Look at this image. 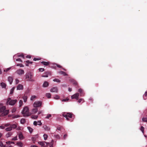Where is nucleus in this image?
I'll return each mask as SVG.
<instances>
[{"instance_id": "1", "label": "nucleus", "mask_w": 147, "mask_h": 147, "mask_svg": "<svg viewBox=\"0 0 147 147\" xmlns=\"http://www.w3.org/2000/svg\"><path fill=\"white\" fill-rule=\"evenodd\" d=\"M5 109L6 107L3 106L2 104L0 103V113H2L1 115L2 116H5L9 113V110H5Z\"/></svg>"}, {"instance_id": "2", "label": "nucleus", "mask_w": 147, "mask_h": 147, "mask_svg": "<svg viewBox=\"0 0 147 147\" xmlns=\"http://www.w3.org/2000/svg\"><path fill=\"white\" fill-rule=\"evenodd\" d=\"M22 114L24 117H28L30 115V114L28 111V108L27 107L24 108L22 112Z\"/></svg>"}, {"instance_id": "3", "label": "nucleus", "mask_w": 147, "mask_h": 147, "mask_svg": "<svg viewBox=\"0 0 147 147\" xmlns=\"http://www.w3.org/2000/svg\"><path fill=\"white\" fill-rule=\"evenodd\" d=\"M73 114L71 113L64 112L62 113V116L66 118L67 120H69V119L68 117L71 118Z\"/></svg>"}, {"instance_id": "4", "label": "nucleus", "mask_w": 147, "mask_h": 147, "mask_svg": "<svg viewBox=\"0 0 147 147\" xmlns=\"http://www.w3.org/2000/svg\"><path fill=\"white\" fill-rule=\"evenodd\" d=\"M32 74L30 72L27 73L25 75L26 78H28V80L30 81H32Z\"/></svg>"}, {"instance_id": "5", "label": "nucleus", "mask_w": 147, "mask_h": 147, "mask_svg": "<svg viewBox=\"0 0 147 147\" xmlns=\"http://www.w3.org/2000/svg\"><path fill=\"white\" fill-rule=\"evenodd\" d=\"M11 98H9L7 99V102H9V104L10 105H13L15 104L17 101L16 99L11 100Z\"/></svg>"}, {"instance_id": "6", "label": "nucleus", "mask_w": 147, "mask_h": 147, "mask_svg": "<svg viewBox=\"0 0 147 147\" xmlns=\"http://www.w3.org/2000/svg\"><path fill=\"white\" fill-rule=\"evenodd\" d=\"M69 81L72 83V84L76 88H78L79 86L77 82L73 79H70Z\"/></svg>"}, {"instance_id": "7", "label": "nucleus", "mask_w": 147, "mask_h": 147, "mask_svg": "<svg viewBox=\"0 0 147 147\" xmlns=\"http://www.w3.org/2000/svg\"><path fill=\"white\" fill-rule=\"evenodd\" d=\"M42 102L41 101H38L35 102L33 104L34 107H37L41 106Z\"/></svg>"}, {"instance_id": "8", "label": "nucleus", "mask_w": 147, "mask_h": 147, "mask_svg": "<svg viewBox=\"0 0 147 147\" xmlns=\"http://www.w3.org/2000/svg\"><path fill=\"white\" fill-rule=\"evenodd\" d=\"M79 94L78 93H76L71 96L72 99H75L76 100H78L79 99Z\"/></svg>"}, {"instance_id": "9", "label": "nucleus", "mask_w": 147, "mask_h": 147, "mask_svg": "<svg viewBox=\"0 0 147 147\" xmlns=\"http://www.w3.org/2000/svg\"><path fill=\"white\" fill-rule=\"evenodd\" d=\"M38 143L43 147H47V143L45 142H39Z\"/></svg>"}, {"instance_id": "10", "label": "nucleus", "mask_w": 147, "mask_h": 147, "mask_svg": "<svg viewBox=\"0 0 147 147\" xmlns=\"http://www.w3.org/2000/svg\"><path fill=\"white\" fill-rule=\"evenodd\" d=\"M16 73L19 75H22L24 74V71L23 69H20L16 71Z\"/></svg>"}, {"instance_id": "11", "label": "nucleus", "mask_w": 147, "mask_h": 147, "mask_svg": "<svg viewBox=\"0 0 147 147\" xmlns=\"http://www.w3.org/2000/svg\"><path fill=\"white\" fill-rule=\"evenodd\" d=\"M49 75H51L50 72L47 71L44 73L42 76L44 77H47Z\"/></svg>"}, {"instance_id": "12", "label": "nucleus", "mask_w": 147, "mask_h": 147, "mask_svg": "<svg viewBox=\"0 0 147 147\" xmlns=\"http://www.w3.org/2000/svg\"><path fill=\"white\" fill-rule=\"evenodd\" d=\"M58 91L57 88L56 87H54L50 90V92H57Z\"/></svg>"}, {"instance_id": "13", "label": "nucleus", "mask_w": 147, "mask_h": 147, "mask_svg": "<svg viewBox=\"0 0 147 147\" xmlns=\"http://www.w3.org/2000/svg\"><path fill=\"white\" fill-rule=\"evenodd\" d=\"M78 92L80 93V95L81 96H84V92L83 90L80 88L78 90Z\"/></svg>"}, {"instance_id": "14", "label": "nucleus", "mask_w": 147, "mask_h": 147, "mask_svg": "<svg viewBox=\"0 0 147 147\" xmlns=\"http://www.w3.org/2000/svg\"><path fill=\"white\" fill-rule=\"evenodd\" d=\"M23 89V86L21 84H19L17 87V90H22Z\"/></svg>"}, {"instance_id": "15", "label": "nucleus", "mask_w": 147, "mask_h": 147, "mask_svg": "<svg viewBox=\"0 0 147 147\" xmlns=\"http://www.w3.org/2000/svg\"><path fill=\"white\" fill-rule=\"evenodd\" d=\"M49 85V83L47 81H45L42 85V86L43 87H47Z\"/></svg>"}, {"instance_id": "16", "label": "nucleus", "mask_w": 147, "mask_h": 147, "mask_svg": "<svg viewBox=\"0 0 147 147\" xmlns=\"http://www.w3.org/2000/svg\"><path fill=\"white\" fill-rule=\"evenodd\" d=\"M18 137L19 139L20 140H22L24 138V137L21 132H20L19 134Z\"/></svg>"}, {"instance_id": "17", "label": "nucleus", "mask_w": 147, "mask_h": 147, "mask_svg": "<svg viewBox=\"0 0 147 147\" xmlns=\"http://www.w3.org/2000/svg\"><path fill=\"white\" fill-rule=\"evenodd\" d=\"M8 81L10 83V84H11L13 81V78L11 77H9L8 78Z\"/></svg>"}, {"instance_id": "18", "label": "nucleus", "mask_w": 147, "mask_h": 147, "mask_svg": "<svg viewBox=\"0 0 147 147\" xmlns=\"http://www.w3.org/2000/svg\"><path fill=\"white\" fill-rule=\"evenodd\" d=\"M27 98V96L26 95H24V96L22 97V98L23 99L24 102H26Z\"/></svg>"}, {"instance_id": "19", "label": "nucleus", "mask_w": 147, "mask_h": 147, "mask_svg": "<svg viewBox=\"0 0 147 147\" xmlns=\"http://www.w3.org/2000/svg\"><path fill=\"white\" fill-rule=\"evenodd\" d=\"M10 126L11 127L12 130L13 129H15L17 127V125L16 124H15L10 125Z\"/></svg>"}, {"instance_id": "20", "label": "nucleus", "mask_w": 147, "mask_h": 147, "mask_svg": "<svg viewBox=\"0 0 147 147\" xmlns=\"http://www.w3.org/2000/svg\"><path fill=\"white\" fill-rule=\"evenodd\" d=\"M25 62L26 63H25V64H26V66H29V64H31L32 63V62L28 60L26 61H25Z\"/></svg>"}, {"instance_id": "21", "label": "nucleus", "mask_w": 147, "mask_h": 147, "mask_svg": "<svg viewBox=\"0 0 147 147\" xmlns=\"http://www.w3.org/2000/svg\"><path fill=\"white\" fill-rule=\"evenodd\" d=\"M12 134V133L11 132H9L6 135V136L7 138L11 136Z\"/></svg>"}, {"instance_id": "22", "label": "nucleus", "mask_w": 147, "mask_h": 147, "mask_svg": "<svg viewBox=\"0 0 147 147\" xmlns=\"http://www.w3.org/2000/svg\"><path fill=\"white\" fill-rule=\"evenodd\" d=\"M1 86L2 87V88H5L6 87V84L3 82L1 83Z\"/></svg>"}, {"instance_id": "23", "label": "nucleus", "mask_w": 147, "mask_h": 147, "mask_svg": "<svg viewBox=\"0 0 147 147\" xmlns=\"http://www.w3.org/2000/svg\"><path fill=\"white\" fill-rule=\"evenodd\" d=\"M41 63L43 64V65L46 66H47L49 65V63L48 62H46L45 61H42L41 62Z\"/></svg>"}, {"instance_id": "24", "label": "nucleus", "mask_w": 147, "mask_h": 147, "mask_svg": "<svg viewBox=\"0 0 147 147\" xmlns=\"http://www.w3.org/2000/svg\"><path fill=\"white\" fill-rule=\"evenodd\" d=\"M53 140H52V142L50 143H49V142H47V145H49L50 146V147H53Z\"/></svg>"}, {"instance_id": "25", "label": "nucleus", "mask_w": 147, "mask_h": 147, "mask_svg": "<svg viewBox=\"0 0 147 147\" xmlns=\"http://www.w3.org/2000/svg\"><path fill=\"white\" fill-rule=\"evenodd\" d=\"M43 127L44 128V129L46 131H49L50 129L49 127L46 125L44 126Z\"/></svg>"}, {"instance_id": "26", "label": "nucleus", "mask_w": 147, "mask_h": 147, "mask_svg": "<svg viewBox=\"0 0 147 147\" xmlns=\"http://www.w3.org/2000/svg\"><path fill=\"white\" fill-rule=\"evenodd\" d=\"M59 73L63 75L64 76H67V74L63 71H60L59 72Z\"/></svg>"}, {"instance_id": "27", "label": "nucleus", "mask_w": 147, "mask_h": 147, "mask_svg": "<svg viewBox=\"0 0 147 147\" xmlns=\"http://www.w3.org/2000/svg\"><path fill=\"white\" fill-rule=\"evenodd\" d=\"M146 117H143L142 118V120L143 122H147V115Z\"/></svg>"}, {"instance_id": "28", "label": "nucleus", "mask_w": 147, "mask_h": 147, "mask_svg": "<svg viewBox=\"0 0 147 147\" xmlns=\"http://www.w3.org/2000/svg\"><path fill=\"white\" fill-rule=\"evenodd\" d=\"M38 111V109L37 108H35L32 109V113L34 114L36 113Z\"/></svg>"}, {"instance_id": "29", "label": "nucleus", "mask_w": 147, "mask_h": 147, "mask_svg": "<svg viewBox=\"0 0 147 147\" xmlns=\"http://www.w3.org/2000/svg\"><path fill=\"white\" fill-rule=\"evenodd\" d=\"M17 144L19 146L22 147L23 146V144L21 142H18L17 143Z\"/></svg>"}, {"instance_id": "30", "label": "nucleus", "mask_w": 147, "mask_h": 147, "mask_svg": "<svg viewBox=\"0 0 147 147\" xmlns=\"http://www.w3.org/2000/svg\"><path fill=\"white\" fill-rule=\"evenodd\" d=\"M26 122L25 119H22L20 120V123L21 124H24Z\"/></svg>"}, {"instance_id": "31", "label": "nucleus", "mask_w": 147, "mask_h": 147, "mask_svg": "<svg viewBox=\"0 0 147 147\" xmlns=\"http://www.w3.org/2000/svg\"><path fill=\"white\" fill-rule=\"evenodd\" d=\"M38 115H32L31 117L32 119H37L38 117Z\"/></svg>"}, {"instance_id": "32", "label": "nucleus", "mask_w": 147, "mask_h": 147, "mask_svg": "<svg viewBox=\"0 0 147 147\" xmlns=\"http://www.w3.org/2000/svg\"><path fill=\"white\" fill-rule=\"evenodd\" d=\"M53 81L58 83H60L61 82V80H60L56 78L54 79L53 80Z\"/></svg>"}, {"instance_id": "33", "label": "nucleus", "mask_w": 147, "mask_h": 147, "mask_svg": "<svg viewBox=\"0 0 147 147\" xmlns=\"http://www.w3.org/2000/svg\"><path fill=\"white\" fill-rule=\"evenodd\" d=\"M5 130L7 131H9L12 130L11 127L10 126L9 127L6 128L5 129Z\"/></svg>"}, {"instance_id": "34", "label": "nucleus", "mask_w": 147, "mask_h": 147, "mask_svg": "<svg viewBox=\"0 0 147 147\" xmlns=\"http://www.w3.org/2000/svg\"><path fill=\"white\" fill-rule=\"evenodd\" d=\"M36 97V96L35 95H33L31 96L30 98V100H33Z\"/></svg>"}, {"instance_id": "35", "label": "nucleus", "mask_w": 147, "mask_h": 147, "mask_svg": "<svg viewBox=\"0 0 147 147\" xmlns=\"http://www.w3.org/2000/svg\"><path fill=\"white\" fill-rule=\"evenodd\" d=\"M27 128L30 132L31 133H32L33 131V129L29 127H28Z\"/></svg>"}, {"instance_id": "36", "label": "nucleus", "mask_w": 147, "mask_h": 147, "mask_svg": "<svg viewBox=\"0 0 147 147\" xmlns=\"http://www.w3.org/2000/svg\"><path fill=\"white\" fill-rule=\"evenodd\" d=\"M46 96L48 98H50L51 96V94L50 93H47L46 94Z\"/></svg>"}, {"instance_id": "37", "label": "nucleus", "mask_w": 147, "mask_h": 147, "mask_svg": "<svg viewBox=\"0 0 147 147\" xmlns=\"http://www.w3.org/2000/svg\"><path fill=\"white\" fill-rule=\"evenodd\" d=\"M48 136L47 134H45L43 135L44 140H46L47 139Z\"/></svg>"}, {"instance_id": "38", "label": "nucleus", "mask_w": 147, "mask_h": 147, "mask_svg": "<svg viewBox=\"0 0 147 147\" xmlns=\"http://www.w3.org/2000/svg\"><path fill=\"white\" fill-rule=\"evenodd\" d=\"M37 136H36L35 137H32V140L34 142L35 141H36V140Z\"/></svg>"}, {"instance_id": "39", "label": "nucleus", "mask_w": 147, "mask_h": 147, "mask_svg": "<svg viewBox=\"0 0 147 147\" xmlns=\"http://www.w3.org/2000/svg\"><path fill=\"white\" fill-rule=\"evenodd\" d=\"M14 89H15V87H14L13 88L11 89V90L10 92V94H12L13 93V92L14 91Z\"/></svg>"}, {"instance_id": "40", "label": "nucleus", "mask_w": 147, "mask_h": 147, "mask_svg": "<svg viewBox=\"0 0 147 147\" xmlns=\"http://www.w3.org/2000/svg\"><path fill=\"white\" fill-rule=\"evenodd\" d=\"M83 101L82 102H84V100L83 98H80L78 102L79 103H80L82 101Z\"/></svg>"}, {"instance_id": "41", "label": "nucleus", "mask_w": 147, "mask_h": 147, "mask_svg": "<svg viewBox=\"0 0 147 147\" xmlns=\"http://www.w3.org/2000/svg\"><path fill=\"white\" fill-rule=\"evenodd\" d=\"M69 100V99L68 98H66L65 99H63L62 100V101L66 102L68 101Z\"/></svg>"}, {"instance_id": "42", "label": "nucleus", "mask_w": 147, "mask_h": 147, "mask_svg": "<svg viewBox=\"0 0 147 147\" xmlns=\"http://www.w3.org/2000/svg\"><path fill=\"white\" fill-rule=\"evenodd\" d=\"M16 108H15V107L13 108V109L12 111V113H14L16 111Z\"/></svg>"}, {"instance_id": "43", "label": "nucleus", "mask_w": 147, "mask_h": 147, "mask_svg": "<svg viewBox=\"0 0 147 147\" xmlns=\"http://www.w3.org/2000/svg\"><path fill=\"white\" fill-rule=\"evenodd\" d=\"M19 104L20 107L23 104V102L22 100H20L19 101Z\"/></svg>"}, {"instance_id": "44", "label": "nucleus", "mask_w": 147, "mask_h": 147, "mask_svg": "<svg viewBox=\"0 0 147 147\" xmlns=\"http://www.w3.org/2000/svg\"><path fill=\"white\" fill-rule=\"evenodd\" d=\"M51 117V114H48L47 115V116L45 117V118L47 119H49Z\"/></svg>"}, {"instance_id": "45", "label": "nucleus", "mask_w": 147, "mask_h": 147, "mask_svg": "<svg viewBox=\"0 0 147 147\" xmlns=\"http://www.w3.org/2000/svg\"><path fill=\"white\" fill-rule=\"evenodd\" d=\"M17 140V136H15L12 138V140Z\"/></svg>"}, {"instance_id": "46", "label": "nucleus", "mask_w": 147, "mask_h": 147, "mask_svg": "<svg viewBox=\"0 0 147 147\" xmlns=\"http://www.w3.org/2000/svg\"><path fill=\"white\" fill-rule=\"evenodd\" d=\"M45 69L44 68H40L39 69V70L40 71H43Z\"/></svg>"}, {"instance_id": "47", "label": "nucleus", "mask_w": 147, "mask_h": 147, "mask_svg": "<svg viewBox=\"0 0 147 147\" xmlns=\"http://www.w3.org/2000/svg\"><path fill=\"white\" fill-rule=\"evenodd\" d=\"M17 66H20V67H23L24 65L22 64H18L17 65Z\"/></svg>"}, {"instance_id": "48", "label": "nucleus", "mask_w": 147, "mask_h": 147, "mask_svg": "<svg viewBox=\"0 0 147 147\" xmlns=\"http://www.w3.org/2000/svg\"><path fill=\"white\" fill-rule=\"evenodd\" d=\"M56 99H58L59 98V96L57 95H56L54 98Z\"/></svg>"}, {"instance_id": "49", "label": "nucleus", "mask_w": 147, "mask_h": 147, "mask_svg": "<svg viewBox=\"0 0 147 147\" xmlns=\"http://www.w3.org/2000/svg\"><path fill=\"white\" fill-rule=\"evenodd\" d=\"M141 130L142 131L143 133H144V127L143 126H142L140 128Z\"/></svg>"}, {"instance_id": "50", "label": "nucleus", "mask_w": 147, "mask_h": 147, "mask_svg": "<svg viewBox=\"0 0 147 147\" xmlns=\"http://www.w3.org/2000/svg\"><path fill=\"white\" fill-rule=\"evenodd\" d=\"M37 123H38V125H41L42 124L40 121H38L37 122Z\"/></svg>"}, {"instance_id": "51", "label": "nucleus", "mask_w": 147, "mask_h": 147, "mask_svg": "<svg viewBox=\"0 0 147 147\" xmlns=\"http://www.w3.org/2000/svg\"><path fill=\"white\" fill-rule=\"evenodd\" d=\"M10 69V68H8L4 70V71L7 72L8 71H9Z\"/></svg>"}, {"instance_id": "52", "label": "nucleus", "mask_w": 147, "mask_h": 147, "mask_svg": "<svg viewBox=\"0 0 147 147\" xmlns=\"http://www.w3.org/2000/svg\"><path fill=\"white\" fill-rule=\"evenodd\" d=\"M33 124L35 126L37 125H38L37 122L36 121H34V122Z\"/></svg>"}, {"instance_id": "53", "label": "nucleus", "mask_w": 147, "mask_h": 147, "mask_svg": "<svg viewBox=\"0 0 147 147\" xmlns=\"http://www.w3.org/2000/svg\"><path fill=\"white\" fill-rule=\"evenodd\" d=\"M19 80L18 79H16V84H18L19 83Z\"/></svg>"}, {"instance_id": "54", "label": "nucleus", "mask_w": 147, "mask_h": 147, "mask_svg": "<svg viewBox=\"0 0 147 147\" xmlns=\"http://www.w3.org/2000/svg\"><path fill=\"white\" fill-rule=\"evenodd\" d=\"M4 145L3 143L2 142H0V146L2 147Z\"/></svg>"}, {"instance_id": "55", "label": "nucleus", "mask_w": 147, "mask_h": 147, "mask_svg": "<svg viewBox=\"0 0 147 147\" xmlns=\"http://www.w3.org/2000/svg\"><path fill=\"white\" fill-rule=\"evenodd\" d=\"M16 61H20L21 62H22V60L20 58H18L16 59Z\"/></svg>"}, {"instance_id": "56", "label": "nucleus", "mask_w": 147, "mask_h": 147, "mask_svg": "<svg viewBox=\"0 0 147 147\" xmlns=\"http://www.w3.org/2000/svg\"><path fill=\"white\" fill-rule=\"evenodd\" d=\"M10 125L9 124V123H7L6 124H5V126H6V127H8V126H10Z\"/></svg>"}, {"instance_id": "57", "label": "nucleus", "mask_w": 147, "mask_h": 147, "mask_svg": "<svg viewBox=\"0 0 147 147\" xmlns=\"http://www.w3.org/2000/svg\"><path fill=\"white\" fill-rule=\"evenodd\" d=\"M0 128L2 129H4L5 128V127L4 126L1 125L0 126Z\"/></svg>"}, {"instance_id": "58", "label": "nucleus", "mask_w": 147, "mask_h": 147, "mask_svg": "<svg viewBox=\"0 0 147 147\" xmlns=\"http://www.w3.org/2000/svg\"><path fill=\"white\" fill-rule=\"evenodd\" d=\"M12 142H11L8 141V142H7L6 143L7 144H11L12 143Z\"/></svg>"}, {"instance_id": "59", "label": "nucleus", "mask_w": 147, "mask_h": 147, "mask_svg": "<svg viewBox=\"0 0 147 147\" xmlns=\"http://www.w3.org/2000/svg\"><path fill=\"white\" fill-rule=\"evenodd\" d=\"M67 134H65L63 136L64 139H65L67 137Z\"/></svg>"}, {"instance_id": "60", "label": "nucleus", "mask_w": 147, "mask_h": 147, "mask_svg": "<svg viewBox=\"0 0 147 147\" xmlns=\"http://www.w3.org/2000/svg\"><path fill=\"white\" fill-rule=\"evenodd\" d=\"M55 137L57 138H59V136L58 135H55Z\"/></svg>"}, {"instance_id": "61", "label": "nucleus", "mask_w": 147, "mask_h": 147, "mask_svg": "<svg viewBox=\"0 0 147 147\" xmlns=\"http://www.w3.org/2000/svg\"><path fill=\"white\" fill-rule=\"evenodd\" d=\"M38 58H34V59H33V60L34 61H36L37 60H38Z\"/></svg>"}, {"instance_id": "62", "label": "nucleus", "mask_w": 147, "mask_h": 147, "mask_svg": "<svg viewBox=\"0 0 147 147\" xmlns=\"http://www.w3.org/2000/svg\"><path fill=\"white\" fill-rule=\"evenodd\" d=\"M57 66L58 67H59V68L62 67V66L59 64H57Z\"/></svg>"}, {"instance_id": "63", "label": "nucleus", "mask_w": 147, "mask_h": 147, "mask_svg": "<svg viewBox=\"0 0 147 147\" xmlns=\"http://www.w3.org/2000/svg\"><path fill=\"white\" fill-rule=\"evenodd\" d=\"M20 117V116L19 115H16L14 116V118H17L18 117Z\"/></svg>"}, {"instance_id": "64", "label": "nucleus", "mask_w": 147, "mask_h": 147, "mask_svg": "<svg viewBox=\"0 0 147 147\" xmlns=\"http://www.w3.org/2000/svg\"><path fill=\"white\" fill-rule=\"evenodd\" d=\"M68 90L69 92H71L72 91V89L71 88H69Z\"/></svg>"}]
</instances>
